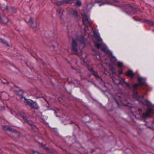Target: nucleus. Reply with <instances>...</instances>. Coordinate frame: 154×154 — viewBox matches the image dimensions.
Returning <instances> with one entry per match:
<instances>
[{
  "label": "nucleus",
  "instance_id": "nucleus-44",
  "mask_svg": "<svg viewBox=\"0 0 154 154\" xmlns=\"http://www.w3.org/2000/svg\"><path fill=\"white\" fill-rule=\"evenodd\" d=\"M96 149L97 148H96L95 149H91V151L90 152L91 153H92L93 152H94L95 151Z\"/></svg>",
  "mask_w": 154,
  "mask_h": 154
},
{
  "label": "nucleus",
  "instance_id": "nucleus-7",
  "mask_svg": "<svg viewBox=\"0 0 154 154\" xmlns=\"http://www.w3.org/2000/svg\"><path fill=\"white\" fill-rule=\"evenodd\" d=\"M130 9L129 11H125V12L127 14L129 15H132L136 14L137 11V9L136 7L131 6Z\"/></svg>",
  "mask_w": 154,
  "mask_h": 154
},
{
  "label": "nucleus",
  "instance_id": "nucleus-46",
  "mask_svg": "<svg viewBox=\"0 0 154 154\" xmlns=\"http://www.w3.org/2000/svg\"><path fill=\"white\" fill-rule=\"evenodd\" d=\"M70 124H75V122H74L72 121H71V122H70Z\"/></svg>",
  "mask_w": 154,
  "mask_h": 154
},
{
  "label": "nucleus",
  "instance_id": "nucleus-49",
  "mask_svg": "<svg viewBox=\"0 0 154 154\" xmlns=\"http://www.w3.org/2000/svg\"><path fill=\"white\" fill-rule=\"evenodd\" d=\"M151 126H147V127L149 128V129H150L151 128Z\"/></svg>",
  "mask_w": 154,
  "mask_h": 154
},
{
  "label": "nucleus",
  "instance_id": "nucleus-9",
  "mask_svg": "<svg viewBox=\"0 0 154 154\" xmlns=\"http://www.w3.org/2000/svg\"><path fill=\"white\" fill-rule=\"evenodd\" d=\"M87 67L88 70L90 72L91 74L97 78H100V76L98 75L97 72H96L93 70V68L91 67V66L89 64L87 65Z\"/></svg>",
  "mask_w": 154,
  "mask_h": 154
},
{
  "label": "nucleus",
  "instance_id": "nucleus-57",
  "mask_svg": "<svg viewBox=\"0 0 154 154\" xmlns=\"http://www.w3.org/2000/svg\"><path fill=\"white\" fill-rule=\"evenodd\" d=\"M142 20V19H140L139 20H138V21H141Z\"/></svg>",
  "mask_w": 154,
  "mask_h": 154
},
{
  "label": "nucleus",
  "instance_id": "nucleus-40",
  "mask_svg": "<svg viewBox=\"0 0 154 154\" xmlns=\"http://www.w3.org/2000/svg\"><path fill=\"white\" fill-rule=\"evenodd\" d=\"M114 100L115 101L116 103L118 105H119V103L118 100L116 98L114 97Z\"/></svg>",
  "mask_w": 154,
  "mask_h": 154
},
{
  "label": "nucleus",
  "instance_id": "nucleus-4",
  "mask_svg": "<svg viewBox=\"0 0 154 154\" xmlns=\"http://www.w3.org/2000/svg\"><path fill=\"white\" fill-rule=\"evenodd\" d=\"M64 141L66 144H81L79 140H77L73 133H72V135L71 137L66 136L65 138Z\"/></svg>",
  "mask_w": 154,
  "mask_h": 154
},
{
  "label": "nucleus",
  "instance_id": "nucleus-29",
  "mask_svg": "<svg viewBox=\"0 0 154 154\" xmlns=\"http://www.w3.org/2000/svg\"><path fill=\"white\" fill-rule=\"evenodd\" d=\"M51 45L54 48L56 47L57 46L59 45V44L56 41H52L51 43Z\"/></svg>",
  "mask_w": 154,
  "mask_h": 154
},
{
  "label": "nucleus",
  "instance_id": "nucleus-11",
  "mask_svg": "<svg viewBox=\"0 0 154 154\" xmlns=\"http://www.w3.org/2000/svg\"><path fill=\"white\" fill-rule=\"evenodd\" d=\"M82 119L83 122L86 123L89 122H91L92 119L90 116V115L87 114H85L84 116L82 117Z\"/></svg>",
  "mask_w": 154,
  "mask_h": 154
},
{
  "label": "nucleus",
  "instance_id": "nucleus-15",
  "mask_svg": "<svg viewBox=\"0 0 154 154\" xmlns=\"http://www.w3.org/2000/svg\"><path fill=\"white\" fill-rule=\"evenodd\" d=\"M9 22L8 17L6 16L2 17L0 15V23L3 24H6Z\"/></svg>",
  "mask_w": 154,
  "mask_h": 154
},
{
  "label": "nucleus",
  "instance_id": "nucleus-12",
  "mask_svg": "<svg viewBox=\"0 0 154 154\" xmlns=\"http://www.w3.org/2000/svg\"><path fill=\"white\" fill-rule=\"evenodd\" d=\"M76 40L79 42L80 44L83 45L84 46H86V44L85 38L82 35H80L78 37H77Z\"/></svg>",
  "mask_w": 154,
  "mask_h": 154
},
{
  "label": "nucleus",
  "instance_id": "nucleus-6",
  "mask_svg": "<svg viewBox=\"0 0 154 154\" xmlns=\"http://www.w3.org/2000/svg\"><path fill=\"white\" fill-rule=\"evenodd\" d=\"M71 51L73 54L78 55V45L76 42V40L72 39V43Z\"/></svg>",
  "mask_w": 154,
  "mask_h": 154
},
{
  "label": "nucleus",
  "instance_id": "nucleus-54",
  "mask_svg": "<svg viewBox=\"0 0 154 154\" xmlns=\"http://www.w3.org/2000/svg\"><path fill=\"white\" fill-rule=\"evenodd\" d=\"M118 96L119 98H121V97L120 96Z\"/></svg>",
  "mask_w": 154,
  "mask_h": 154
},
{
  "label": "nucleus",
  "instance_id": "nucleus-26",
  "mask_svg": "<svg viewBox=\"0 0 154 154\" xmlns=\"http://www.w3.org/2000/svg\"><path fill=\"white\" fill-rule=\"evenodd\" d=\"M72 15L75 18H77L79 17V15L77 11L73 9H72Z\"/></svg>",
  "mask_w": 154,
  "mask_h": 154
},
{
  "label": "nucleus",
  "instance_id": "nucleus-52",
  "mask_svg": "<svg viewBox=\"0 0 154 154\" xmlns=\"http://www.w3.org/2000/svg\"><path fill=\"white\" fill-rule=\"evenodd\" d=\"M84 31L85 32L86 31V30L85 28H84Z\"/></svg>",
  "mask_w": 154,
  "mask_h": 154
},
{
  "label": "nucleus",
  "instance_id": "nucleus-30",
  "mask_svg": "<svg viewBox=\"0 0 154 154\" xmlns=\"http://www.w3.org/2000/svg\"><path fill=\"white\" fill-rule=\"evenodd\" d=\"M117 66L119 68L122 69H123L124 67L122 63L119 61L118 62Z\"/></svg>",
  "mask_w": 154,
  "mask_h": 154
},
{
  "label": "nucleus",
  "instance_id": "nucleus-48",
  "mask_svg": "<svg viewBox=\"0 0 154 154\" xmlns=\"http://www.w3.org/2000/svg\"><path fill=\"white\" fill-rule=\"evenodd\" d=\"M29 68L31 69V70H32V69H34V67H29Z\"/></svg>",
  "mask_w": 154,
  "mask_h": 154
},
{
  "label": "nucleus",
  "instance_id": "nucleus-61",
  "mask_svg": "<svg viewBox=\"0 0 154 154\" xmlns=\"http://www.w3.org/2000/svg\"><path fill=\"white\" fill-rule=\"evenodd\" d=\"M26 64V65H27V66L28 67V65L27 64Z\"/></svg>",
  "mask_w": 154,
  "mask_h": 154
},
{
  "label": "nucleus",
  "instance_id": "nucleus-55",
  "mask_svg": "<svg viewBox=\"0 0 154 154\" xmlns=\"http://www.w3.org/2000/svg\"><path fill=\"white\" fill-rule=\"evenodd\" d=\"M2 108H3L4 109H5V107L4 106H3V107H2Z\"/></svg>",
  "mask_w": 154,
  "mask_h": 154
},
{
  "label": "nucleus",
  "instance_id": "nucleus-23",
  "mask_svg": "<svg viewBox=\"0 0 154 154\" xmlns=\"http://www.w3.org/2000/svg\"><path fill=\"white\" fill-rule=\"evenodd\" d=\"M147 22V23L151 26H154V22L150 20L144 19L143 21L141 22L142 23Z\"/></svg>",
  "mask_w": 154,
  "mask_h": 154
},
{
  "label": "nucleus",
  "instance_id": "nucleus-47",
  "mask_svg": "<svg viewBox=\"0 0 154 154\" xmlns=\"http://www.w3.org/2000/svg\"><path fill=\"white\" fill-rule=\"evenodd\" d=\"M92 50L93 51L95 52V51H96L94 49H92Z\"/></svg>",
  "mask_w": 154,
  "mask_h": 154
},
{
  "label": "nucleus",
  "instance_id": "nucleus-43",
  "mask_svg": "<svg viewBox=\"0 0 154 154\" xmlns=\"http://www.w3.org/2000/svg\"><path fill=\"white\" fill-rule=\"evenodd\" d=\"M125 5L126 6H127V7H128V8H131V6H132L130 4H125Z\"/></svg>",
  "mask_w": 154,
  "mask_h": 154
},
{
  "label": "nucleus",
  "instance_id": "nucleus-64",
  "mask_svg": "<svg viewBox=\"0 0 154 154\" xmlns=\"http://www.w3.org/2000/svg\"><path fill=\"white\" fill-rule=\"evenodd\" d=\"M131 108H132V107H130Z\"/></svg>",
  "mask_w": 154,
  "mask_h": 154
},
{
  "label": "nucleus",
  "instance_id": "nucleus-3",
  "mask_svg": "<svg viewBox=\"0 0 154 154\" xmlns=\"http://www.w3.org/2000/svg\"><path fill=\"white\" fill-rule=\"evenodd\" d=\"M141 101L143 105H146L149 108L146 113H143L142 114L141 116V117L144 119L146 118L151 117L152 116L150 113L152 112V108L153 107V106L148 99H146L144 101H142V100H141Z\"/></svg>",
  "mask_w": 154,
  "mask_h": 154
},
{
  "label": "nucleus",
  "instance_id": "nucleus-28",
  "mask_svg": "<svg viewBox=\"0 0 154 154\" xmlns=\"http://www.w3.org/2000/svg\"><path fill=\"white\" fill-rule=\"evenodd\" d=\"M10 10H11V12L13 13H16L17 12V10L16 8L14 6H11Z\"/></svg>",
  "mask_w": 154,
  "mask_h": 154
},
{
  "label": "nucleus",
  "instance_id": "nucleus-58",
  "mask_svg": "<svg viewBox=\"0 0 154 154\" xmlns=\"http://www.w3.org/2000/svg\"><path fill=\"white\" fill-rule=\"evenodd\" d=\"M56 134H58V133L57 132H56Z\"/></svg>",
  "mask_w": 154,
  "mask_h": 154
},
{
  "label": "nucleus",
  "instance_id": "nucleus-31",
  "mask_svg": "<svg viewBox=\"0 0 154 154\" xmlns=\"http://www.w3.org/2000/svg\"><path fill=\"white\" fill-rule=\"evenodd\" d=\"M24 123H26L30 126H32V121H29L27 120V119H26L24 121Z\"/></svg>",
  "mask_w": 154,
  "mask_h": 154
},
{
  "label": "nucleus",
  "instance_id": "nucleus-24",
  "mask_svg": "<svg viewBox=\"0 0 154 154\" xmlns=\"http://www.w3.org/2000/svg\"><path fill=\"white\" fill-rule=\"evenodd\" d=\"M3 130L5 131H11L12 130V128L8 126H3Z\"/></svg>",
  "mask_w": 154,
  "mask_h": 154
},
{
  "label": "nucleus",
  "instance_id": "nucleus-33",
  "mask_svg": "<svg viewBox=\"0 0 154 154\" xmlns=\"http://www.w3.org/2000/svg\"><path fill=\"white\" fill-rule=\"evenodd\" d=\"M89 4L91 5V6L90 7H88V5L87 4L86 5V9L88 10H90L92 8V6L94 5V3L92 4L91 3H89Z\"/></svg>",
  "mask_w": 154,
  "mask_h": 154
},
{
  "label": "nucleus",
  "instance_id": "nucleus-2",
  "mask_svg": "<svg viewBox=\"0 0 154 154\" xmlns=\"http://www.w3.org/2000/svg\"><path fill=\"white\" fill-rule=\"evenodd\" d=\"M122 79L125 84V87L129 89H132L134 90H137L139 87L142 86L146 84L145 81L143 80V78L140 76H139L137 79V83L134 84L132 86L129 83L126 82L124 78H122Z\"/></svg>",
  "mask_w": 154,
  "mask_h": 154
},
{
  "label": "nucleus",
  "instance_id": "nucleus-38",
  "mask_svg": "<svg viewBox=\"0 0 154 154\" xmlns=\"http://www.w3.org/2000/svg\"><path fill=\"white\" fill-rule=\"evenodd\" d=\"M123 74V72L122 70H121L119 71L118 74L119 75H120Z\"/></svg>",
  "mask_w": 154,
  "mask_h": 154
},
{
  "label": "nucleus",
  "instance_id": "nucleus-10",
  "mask_svg": "<svg viewBox=\"0 0 154 154\" xmlns=\"http://www.w3.org/2000/svg\"><path fill=\"white\" fill-rule=\"evenodd\" d=\"M55 3L57 6H60L65 4H71L72 2L70 0H62L60 1H57Z\"/></svg>",
  "mask_w": 154,
  "mask_h": 154
},
{
  "label": "nucleus",
  "instance_id": "nucleus-59",
  "mask_svg": "<svg viewBox=\"0 0 154 154\" xmlns=\"http://www.w3.org/2000/svg\"><path fill=\"white\" fill-rule=\"evenodd\" d=\"M5 1H6V2H7L8 1V0H4Z\"/></svg>",
  "mask_w": 154,
  "mask_h": 154
},
{
  "label": "nucleus",
  "instance_id": "nucleus-42",
  "mask_svg": "<svg viewBox=\"0 0 154 154\" xmlns=\"http://www.w3.org/2000/svg\"><path fill=\"white\" fill-rule=\"evenodd\" d=\"M119 82L117 84V85H122V86L123 85V84L122 83H121L120 82H121V81L119 79Z\"/></svg>",
  "mask_w": 154,
  "mask_h": 154
},
{
  "label": "nucleus",
  "instance_id": "nucleus-1",
  "mask_svg": "<svg viewBox=\"0 0 154 154\" xmlns=\"http://www.w3.org/2000/svg\"><path fill=\"white\" fill-rule=\"evenodd\" d=\"M17 100L22 101L23 99H24V102L30 106L32 109L38 110L39 108L37 103L33 100L27 99L23 96L24 91L21 90L17 91Z\"/></svg>",
  "mask_w": 154,
  "mask_h": 154
},
{
  "label": "nucleus",
  "instance_id": "nucleus-17",
  "mask_svg": "<svg viewBox=\"0 0 154 154\" xmlns=\"http://www.w3.org/2000/svg\"><path fill=\"white\" fill-rule=\"evenodd\" d=\"M110 0H103L102 1L100 2L98 4V5L100 6H101L102 5L107 4L108 5H112L116 6V5H115L112 3H110Z\"/></svg>",
  "mask_w": 154,
  "mask_h": 154
},
{
  "label": "nucleus",
  "instance_id": "nucleus-53",
  "mask_svg": "<svg viewBox=\"0 0 154 154\" xmlns=\"http://www.w3.org/2000/svg\"><path fill=\"white\" fill-rule=\"evenodd\" d=\"M154 123V120L152 122V124H153Z\"/></svg>",
  "mask_w": 154,
  "mask_h": 154
},
{
  "label": "nucleus",
  "instance_id": "nucleus-8",
  "mask_svg": "<svg viewBox=\"0 0 154 154\" xmlns=\"http://www.w3.org/2000/svg\"><path fill=\"white\" fill-rule=\"evenodd\" d=\"M110 52H108V53H105L109 55L110 58V63L109 64H111L112 65H115V63L116 61L117 60L115 56H114L112 54V52L109 50Z\"/></svg>",
  "mask_w": 154,
  "mask_h": 154
},
{
  "label": "nucleus",
  "instance_id": "nucleus-41",
  "mask_svg": "<svg viewBox=\"0 0 154 154\" xmlns=\"http://www.w3.org/2000/svg\"><path fill=\"white\" fill-rule=\"evenodd\" d=\"M61 11V8H58L57 10V12L59 14H60Z\"/></svg>",
  "mask_w": 154,
  "mask_h": 154
},
{
  "label": "nucleus",
  "instance_id": "nucleus-50",
  "mask_svg": "<svg viewBox=\"0 0 154 154\" xmlns=\"http://www.w3.org/2000/svg\"><path fill=\"white\" fill-rule=\"evenodd\" d=\"M103 86H104V87H105V88H106L107 87L106 86L105 84V83H104V84L103 85Z\"/></svg>",
  "mask_w": 154,
  "mask_h": 154
},
{
  "label": "nucleus",
  "instance_id": "nucleus-18",
  "mask_svg": "<svg viewBox=\"0 0 154 154\" xmlns=\"http://www.w3.org/2000/svg\"><path fill=\"white\" fill-rule=\"evenodd\" d=\"M29 23L31 24L30 26L33 29L37 28V25L36 22H35L34 21L33 18L31 17L29 20Z\"/></svg>",
  "mask_w": 154,
  "mask_h": 154
},
{
  "label": "nucleus",
  "instance_id": "nucleus-20",
  "mask_svg": "<svg viewBox=\"0 0 154 154\" xmlns=\"http://www.w3.org/2000/svg\"><path fill=\"white\" fill-rule=\"evenodd\" d=\"M17 116L23 118V121L25 120V119H27L28 118L26 116H25V112H23L20 111L18 112L17 114Z\"/></svg>",
  "mask_w": 154,
  "mask_h": 154
},
{
  "label": "nucleus",
  "instance_id": "nucleus-25",
  "mask_svg": "<svg viewBox=\"0 0 154 154\" xmlns=\"http://www.w3.org/2000/svg\"><path fill=\"white\" fill-rule=\"evenodd\" d=\"M132 96L134 98L137 100H138V99L140 98V96L139 94L137 93L134 92L132 94Z\"/></svg>",
  "mask_w": 154,
  "mask_h": 154
},
{
  "label": "nucleus",
  "instance_id": "nucleus-21",
  "mask_svg": "<svg viewBox=\"0 0 154 154\" xmlns=\"http://www.w3.org/2000/svg\"><path fill=\"white\" fill-rule=\"evenodd\" d=\"M82 20L83 23L84 22H86L88 23H89L87 15L85 13H83L82 14Z\"/></svg>",
  "mask_w": 154,
  "mask_h": 154
},
{
  "label": "nucleus",
  "instance_id": "nucleus-13",
  "mask_svg": "<svg viewBox=\"0 0 154 154\" xmlns=\"http://www.w3.org/2000/svg\"><path fill=\"white\" fill-rule=\"evenodd\" d=\"M46 145H41L40 147H42L44 150H45L46 152L48 153L54 154L55 153V151L53 149H50L45 146Z\"/></svg>",
  "mask_w": 154,
  "mask_h": 154
},
{
  "label": "nucleus",
  "instance_id": "nucleus-32",
  "mask_svg": "<svg viewBox=\"0 0 154 154\" xmlns=\"http://www.w3.org/2000/svg\"><path fill=\"white\" fill-rule=\"evenodd\" d=\"M0 41L3 44H5L8 47H9L10 45L8 43L5 41L3 38H0Z\"/></svg>",
  "mask_w": 154,
  "mask_h": 154
},
{
  "label": "nucleus",
  "instance_id": "nucleus-22",
  "mask_svg": "<svg viewBox=\"0 0 154 154\" xmlns=\"http://www.w3.org/2000/svg\"><path fill=\"white\" fill-rule=\"evenodd\" d=\"M115 65H112L111 64H109V67L110 68V70L112 71V75H116V68L115 67Z\"/></svg>",
  "mask_w": 154,
  "mask_h": 154
},
{
  "label": "nucleus",
  "instance_id": "nucleus-36",
  "mask_svg": "<svg viewBox=\"0 0 154 154\" xmlns=\"http://www.w3.org/2000/svg\"><path fill=\"white\" fill-rule=\"evenodd\" d=\"M48 78L49 79H50V81L51 83H52L53 82L52 81V79H55L54 78V77L52 75H50Z\"/></svg>",
  "mask_w": 154,
  "mask_h": 154
},
{
  "label": "nucleus",
  "instance_id": "nucleus-56",
  "mask_svg": "<svg viewBox=\"0 0 154 154\" xmlns=\"http://www.w3.org/2000/svg\"><path fill=\"white\" fill-rule=\"evenodd\" d=\"M39 144H41V145H42V144H42V143H39Z\"/></svg>",
  "mask_w": 154,
  "mask_h": 154
},
{
  "label": "nucleus",
  "instance_id": "nucleus-51",
  "mask_svg": "<svg viewBox=\"0 0 154 154\" xmlns=\"http://www.w3.org/2000/svg\"><path fill=\"white\" fill-rule=\"evenodd\" d=\"M109 133L111 134V135H112L113 134H112V132H111V131H109Z\"/></svg>",
  "mask_w": 154,
  "mask_h": 154
},
{
  "label": "nucleus",
  "instance_id": "nucleus-35",
  "mask_svg": "<svg viewBox=\"0 0 154 154\" xmlns=\"http://www.w3.org/2000/svg\"><path fill=\"white\" fill-rule=\"evenodd\" d=\"M31 126V129L32 130H35L36 129H37V127L33 124H32V125Z\"/></svg>",
  "mask_w": 154,
  "mask_h": 154
},
{
  "label": "nucleus",
  "instance_id": "nucleus-34",
  "mask_svg": "<svg viewBox=\"0 0 154 154\" xmlns=\"http://www.w3.org/2000/svg\"><path fill=\"white\" fill-rule=\"evenodd\" d=\"M11 131L12 132L15 134H18V135H20V133L18 131H17V130L15 129H12V131Z\"/></svg>",
  "mask_w": 154,
  "mask_h": 154
},
{
  "label": "nucleus",
  "instance_id": "nucleus-62",
  "mask_svg": "<svg viewBox=\"0 0 154 154\" xmlns=\"http://www.w3.org/2000/svg\"><path fill=\"white\" fill-rule=\"evenodd\" d=\"M144 121H145V122H146V120H144Z\"/></svg>",
  "mask_w": 154,
  "mask_h": 154
},
{
  "label": "nucleus",
  "instance_id": "nucleus-60",
  "mask_svg": "<svg viewBox=\"0 0 154 154\" xmlns=\"http://www.w3.org/2000/svg\"><path fill=\"white\" fill-rule=\"evenodd\" d=\"M63 150H64V151H66V149H63Z\"/></svg>",
  "mask_w": 154,
  "mask_h": 154
},
{
  "label": "nucleus",
  "instance_id": "nucleus-14",
  "mask_svg": "<svg viewBox=\"0 0 154 154\" xmlns=\"http://www.w3.org/2000/svg\"><path fill=\"white\" fill-rule=\"evenodd\" d=\"M125 75L132 79L134 78L135 74L132 70L129 69L125 73Z\"/></svg>",
  "mask_w": 154,
  "mask_h": 154
},
{
  "label": "nucleus",
  "instance_id": "nucleus-37",
  "mask_svg": "<svg viewBox=\"0 0 154 154\" xmlns=\"http://www.w3.org/2000/svg\"><path fill=\"white\" fill-rule=\"evenodd\" d=\"M95 53L94 54V55H95V56L99 55V58H100V59L101 57H100V54L99 53H98V51H95Z\"/></svg>",
  "mask_w": 154,
  "mask_h": 154
},
{
  "label": "nucleus",
  "instance_id": "nucleus-63",
  "mask_svg": "<svg viewBox=\"0 0 154 154\" xmlns=\"http://www.w3.org/2000/svg\"><path fill=\"white\" fill-rule=\"evenodd\" d=\"M72 68L73 69H74L73 67H72Z\"/></svg>",
  "mask_w": 154,
  "mask_h": 154
},
{
  "label": "nucleus",
  "instance_id": "nucleus-5",
  "mask_svg": "<svg viewBox=\"0 0 154 154\" xmlns=\"http://www.w3.org/2000/svg\"><path fill=\"white\" fill-rule=\"evenodd\" d=\"M93 43L95 47L98 49H100L102 51L105 53H108V52H110L109 50L107 48V46L104 44L99 43L98 42L94 41Z\"/></svg>",
  "mask_w": 154,
  "mask_h": 154
},
{
  "label": "nucleus",
  "instance_id": "nucleus-19",
  "mask_svg": "<svg viewBox=\"0 0 154 154\" xmlns=\"http://www.w3.org/2000/svg\"><path fill=\"white\" fill-rule=\"evenodd\" d=\"M94 36L97 41L101 42L102 41V40L100 38L99 34L98 32L94 31L93 33Z\"/></svg>",
  "mask_w": 154,
  "mask_h": 154
},
{
  "label": "nucleus",
  "instance_id": "nucleus-16",
  "mask_svg": "<svg viewBox=\"0 0 154 154\" xmlns=\"http://www.w3.org/2000/svg\"><path fill=\"white\" fill-rule=\"evenodd\" d=\"M0 9L3 11L8 12L9 11V7L8 5H5V3H0Z\"/></svg>",
  "mask_w": 154,
  "mask_h": 154
},
{
  "label": "nucleus",
  "instance_id": "nucleus-45",
  "mask_svg": "<svg viewBox=\"0 0 154 154\" xmlns=\"http://www.w3.org/2000/svg\"><path fill=\"white\" fill-rule=\"evenodd\" d=\"M142 98V99H143L144 98V96H140V98Z\"/></svg>",
  "mask_w": 154,
  "mask_h": 154
},
{
  "label": "nucleus",
  "instance_id": "nucleus-39",
  "mask_svg": "<svg viewBox=\"0 0 154 154\" xmlns=\"http://www.w3.org/2000/svg\"><path fill=\"white\" fill-rule=\"evenodd\" d=\"M110 2H116L117 3L119 2V1L118 0H110Z\"/></svg>",
  "mask_w": 154,
  "mask_h": 154
},
{
  "label": "nucleus",
  "instance_id": "nucleus-27",
  "mask_svg": "<svg viewBox=\"0 0 154 154\" xmlns=\"http://www.w3.org/2000/svg\"><path fill=\"white\" fill-rule=\"evenodd\" d=\"M82 4L81 1L80 0H77L75 3V6L78 7H80L82 5Z\"/></svg>",
  "mask_w": 154,
  "mask_h": 154
}]
</instances>
